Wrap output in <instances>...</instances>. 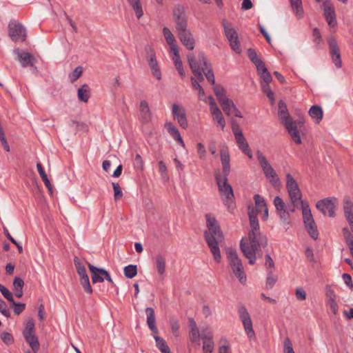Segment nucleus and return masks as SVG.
Returning <instances> with one entry per match:
<instances>
[{"label":"nucleus","mask_w":353,"mask_h":353,"mask_svg":"<svg viewBox=\"0 0 353 353\" xmlns=\"http://www.w3.org/2000/svg\"><path fill=\"white\" fill-rule=\"evenodd\" d=\"M248 210L250 230L248 237L242 238L241 240L240 249L245 257L248 259L249 263L253 265L255 263L256 253L259 248L267 247L268 241L266 236L262 235L260 232L257 214L254 209H250L249 207Z\"/></svg>","instance_id":"f257e3e1"},{"label":"nucleus","mask_w":353,"mask_h":353,"mask_svg":"<svg viewBox=\"0 0 353 353\" xmlns=\"http://www.w3.org/2000/svg\"><path fill=\"white\" fill-rule=\"evenodd\" d=\"M220 158L222 165V173L216 172L215 179L221 199L230 211L234 209V193L232 186L228 183V176L230 172V155L228 147L220 145Z\"/></svg>","instance_id":"f03ea898"},{"label":"nucleus","mask_w":353,"mask_h":353,"mask_svg":"<svg viewBox=\"0 0 353 353\" xmlns=\"http://www.w3.org/2000/svg\"><path fill=\"white\" fill-rule=\"evenodd\" d=\"M204 236L214 259L219 263L221 256L219 243L222 240L223 234L219 224H216L214 227L208 228V230L204 232Z\"/></svg>","instance_id":"7ed1b4c3"},{"label":"nucleus","mask_w":353,"mask_h":353,"mask_svg":"<svg viewBox=\"0 0 353 353\" xmlns=\"http://www.w3.org/2000/svg\"><path fill=\"white\" fill-rule=\"evenodd\" d=\"M286 188L289 194V196L291 200L292 208L288 207L289 210L294 212L295 208L298 206H301V210L303 209V204L307 203V202L301 200V192L299 188L297 182L293 178L290 174H286Z\"/></svg>","instance_id":"20e7f679"},{"label":"nucleus","mask_w":353,"mask_h":353,"mask_svg":"<svg viewBox=\"0 0 353 353\" xmlns=\"http://www.w3.org/2000/svg\"><path fill=\"white\" fill-rule=\"evenodd\" d=\"M256 154L267 180L271 183L272 186L278 187L280 185V180L273 167L271 165L267 158L261 151L258 150Z\"/></svg>","instance_id":"39448f33"},{"label":"nucleus","mask_w":353,"mask_h":353,"mask_svg":"<svg viewBox=\"0 0 353 353\" xmlns=\"http://www.w3.org/2000/svg\"><path fill=\"white\" fill-rule=\"evenodd\" d=\"M226 254L233 273L241 283H245L246 281V276L244 273L243 263L236 251L234 249L229 248L226 251Z\"/></svg>","instance_id":"423d86ee"},{"label":"nucleus","mask_w":353,"mask_h":353,"mask_svg":"<svg viewBox=\"0 0 353 353\" xmlns=\"http://www.w3.org/2000/svg\"><path fill=\"white\" fill-rule=\"evenodd\" d=\"M238 314L248 338L250 340H256L252 321L247 308L243 305H239L238 307Z\"/></svg>","instance_id":"0eeeda50"},{"label":"nucleus","mask_w":353,"mask_h":353,"mask_svg":"<svg viewBox=\"0 0 353 353\" xmlns=\"http://www.w3.org/2000/svg\"><path fill=\"white\" fill-rule=\"evenodd\" d=\"M303 205L302 214L305 228L312 239H317L319 238V232L313 219L311 210L308 203H304Z\"/></svg>","instance_id":"6e6552de"},{"label":"nucleus","mask_w":353,"mask_h":353,"mask_svg":"<svg viewBox=\"0 0 353 353\" xmlns=\"http://www.w3.org/2000/svg\"><path fill=\"white\" fill-rule=\"evenodd\" d=\"M337 205V199L330 197L319 201L316 204V207L323 215L334 217L335 216V209Z\"/></svg>","instance_id":"1a4fd4ad"},{"label":"nucleus","mask_w":353,"mask_h":353,"mask_svg":"<svg viewBox=\"0 0 353 353\" xmlns=\"http://www.w3.org/2000/svg\"><path fill=\"white\" fill-rule=\"evenodd\" d=\"M9 35L12 41H23L26 37V31L24 27L19 21L11 20L8 25Z\"/></svg>","instance_id":"9d476101"},{"label":"nucleus","mask_w":353,"mask_h":353,"mask_svg":"<svg viewBox=\"0 0 353 353\" xmlns=\"http://www.w3.org/2000/svg\"><path fill=\"white\" fill-rule=\"evenodd\" d=\"M173 16L178 34L188 30L187 17L183 6L176 7L173 12Z\"/></svg>","instance_id":"9b49d317"},{"label":"nucleus","mask_w":353,"mask_h":353,"mask_svg":"<svg viewBox=\"0 0 353 353\" xmlns=\"http://www.w3.org/2000/svg\"><path fill=\"white\" fill-rule=\"evenodd\" d=\"M224 31L231 48L237 54H240L241 52V47L236 30L230 24L225 23Z\"/></svg>","instance_id":"f8f14e48"},{"label":"nucleus","mask_w":353,"mask_h":353,"mask_svg":"<svg viewBox=\"0 0 353 353\" xmlns=\"http://www.w3.org/2000/svg\"><path fill=\"white\" fill-rule=\"evenodd\" d=\"M74 265L76 267L78 274L81 279V284L82 285L84 290L88 293L91 294L92 292V289L90 283L89 277L87 274V272L84 265L80 262L79 259L77 257H74Z\"/></svg>","instance_id":"ddd939ff"},{"label":"nucleus","mask_w":353,"mask_h":353,"mask_svg":"<svg viewBox=\"0 0 353 353\" xmlns=\"http://www.w3.org/2000/svg\"><path fill=\"white\" fill-rule=\"evenodd\" d=\"M146 59L152 75L159 81L161 79V72L159 66L155 52L151 47L146 48Z\"/></svg>","instance_id":"4468645a"},{"label":"nucleus","mask_w":353,"mask_h":353,"mask_svg":"<svg viewBox=\"0 0 353 353\" xmlns=\"http://www.w3.org/2000/svg\"><path fill=\"white\" fill-rule=\"evenodd\" d=\"M327 42L330 48V55L334 64L338 68H341L342 61L336 40L334 37H331L328 38Z\"/></svg>","instance_id":"2eb2a0df"},{"label":"nucleus","mask_w":353,"mask_h":353,"mask_svg":"<svg viewBox=\"0 0 353 353\" xmlns=\"http://www.w3.org/2000/svg\"><path fill=\"white\" fill-rule=\"evenodd\" d=\"M323 9L325 18L330 28L336 25V19L334 8L330 0H325L323 3Z\"/></svg>","instance_id":"dca6fc26"},{"label":"nucleus","mask_w":353,"mask_h":353,"mask_svg":"<svg viewBox=\"0 0 353 353\" xmlns=\"http://www.w3.org/2000/svg\"><path fill=\"white\" fill-rule=\"evenodd\" d=\"M188 60L192 72L197 77L198 80L200 81H203L204 78L201 69L202 64L199 61V57L196 58L193 53H190L188 55Z\"/></svg>","instance_id":"f3484780"},{"label":"nucleus","mask_w":353,"mask_h":353,"mask_svg":"<svg viewBox=\"0 0 353 353\" xmlns=\"http://www.w3.org/2000/svg\"><path fill=\"white\" fill-rule=\"evenodd\" d=\"M152 114L148 103L142 100L139 104V120L142 124H148L152 120Z\"/></svg>","instance_id":"a211bd4d"},{"label":"nucleus","mask_w":353,"mask_h":353,"mask_svg":"<svg viewBox=\"0 0 353 353\" xmlns=\"http://www.w3.org/2000/svg\"><path fill=\"white\" fill-rule=\"evenodd\" d=\"M199 61L201 64H202L201 69L206 79L210 83L214 85L215 77L214 72L212 70L210 64L207 61L206 57L203 53L201 52L199 54Z\"/></svg>","instance_id":"6ab92c4d"},{"label":"nucleus","mask_w":353,"mask_h":353,"mask_svg":"<svg viewBox=\"0 0 353 353\" xmlns=\"http://www.w3.org/2000/svg\"><path fill=\"white\" fill-rule=\"evenodd\" d=\"M343 208L344 216L353 232V201L349 197H345L343 200Z\"/></svg>","instance_id":"aec40b11"},{"label":"nucleus","mask_w":353,"mask_h":353,"mask_svg":"<svg viewBox=\"0 0 353 353\" xmlns=\"http://www.w3.org/2000/svg\"><path fill=\"white\" fill-rule=\"evenodd\" d=\"M15 53L17 54L18 60L22 67L26 68L34 65L35 58L32 54L21 51L19 49L15 50Z\"/></svg>","instance_id":"412c9836"},{"label":"nucleus","mask_w":353,"mask_h":353,"mask_svg":"<svg viewBox=\"0 0 353 353\" xmlns=\"http://www.w3.org/2000/svg\"><path fill=\"white\" fill-rule=\"evenodd\" d=\"M274 205L276 209L280 218L284 221L288 220L290 214L288 211L285 203L280 196H276L274 199Z\"/></svg>","instance_id":"4be33fe9"},{"label":"nucleus","mask_w":353,"mask_h":353,"mask_svg":"<svg viewBox=\"0 0 353 353\" xmlns=\"http://www.w3.org/2000/svg\"><path fill=\"white\" fill-rule=\"evenodd\" d=\"M287 129L289 134L291 137L292 141L298 145L301 144L302 140L300 134V132L298 129L297 124L296 121H292L290 123H287L285 125Z\"/></svg>","instance_id":"5701e85b"},{"label":"nucleus","mask_w":353,"mask_h":353,"mask_svg":"<svg viewBox=\"0 0 353 353\" xmlns=\"http://www.w3.org/2000/svg\"><path fill=\"white\" fill-rule=\"evenodd\" d=\"M181 42L188 50H192L194 48V39L191 32L188 30L178 34Z\"/></svg>","instance_id":"b1692460"},{"label":"nucleus","mask_w":353,"mask_h":353,"mask_svg":"<svg viewBox=\"0 0 353 353\" xmlns=\"http://www.w3.org/2000/svg\"><path fill=\"white\" fill-rule=\"evenodd\" d=\"M278 117L281 123L285 125L292 121L285 103L283 101L279 102Z\"/></svg>","instance_id":"393cba45"},{"label":"nucleus","mask_w":353,"mask_h":353,"mask_svg":"<svg viewBox=\"0 0 353 353\" xmlns=\"http://www.w3.org/2000/svg\"><path fill=\"white\" fill-rule=\"evenodd\" d=\"M234 139L239 150H241L243 153L246 154L249 159H252V152L244 135L243 134L236 137Z\"/></svg>","instance_id":"a878e982"},{"label":"nucleus","mask_w":353,"mask_h":353,"mask_svg":"<svg viewBox=\"0 0 353 353\" xmlns=\"http://www.w3.org/2000/svg\"><path fill=\"white\" fill-rule=\"evenodd\" d=\"M165 127L167 129L169 134L174 139L175 141L178 142L182 147H185V143L182 139L181 134L177 128L171 122H166Z\"/></svg>","instance_id":"bb28decb"},{"label":"nucleus","mask_w":353,"mask_h":353,"mask_svg":"<svg viewBox=\"0 0 353 353\" xmlns=\"http://www.w3.org/2000/svg\"><path fill=\"white\" fill-rule=\"evenodd\" d=\"M214 124L222 130L225 127V121L219 108L210 110Z\"/></svg>","instance_id":"cd10ccee"},{"label":"nucleus","mask_w":353,"mask_h":353,"mask_svg":"<svg viewBox=\"0 0 353 353\" xmlns=\"http://www.w3.org/2000/svg\"><path fill=\"white\" fill-rule=\"evenodd\" d=\"M145 314L147 316V324L150 330L154 334L158 333V329L156 326V319L154 310L152 307H147L145 309Z\"/></svg>","instance_id":"c85d7f7f"},{"label":"nucleus","mask_w":353,"mask_h":353,"mask_svg":"<svg viewBox=\"0 0 353 353\" xmlns=\"http://www.w3.org/2000/svg\"><path fill=\"white\" fill-rule=\"evenodd\" d=\"M89 270L91 272V278L93 283L98 282H103L104 281V275L102 274L101 271H104V269L98 268L92 264H88Z\"/></svg>","instance_id":"c756f323"},{"label":"nucleus","mask_w":353,"mask_h":353,"mask_svg":"<svg viewBox=\"0 0 353 353\" xmlns=\"http://www.w3.org/2000/svg\"><path fill=\"white\" fill-rule=\"evenodd\" d=\"M78 99L87 103L90 97V89L87 84H83L77 91Z\"/></svg>","instance_id":"7c9ffc66"},{"label":"nucleus","mask_w":353,"mask_h":353,"mask_svg":"<svg viewBox=\"0 0 353 353\" xmlns=\"http://www.w3.org/2000/svg\"><path fill=\"white\" fill-rule=\"evenodd\" d=\"M292 9L294 14L298 19H301L303 17V9L302 6L301 0H290Z\"/></svg>","instance_id":"2f4dec72"},{"label":"nucleus","mask_w":353,"mask_h":353,"mask_svg":"<svg viewBox=\"0 0 353 353\" xmlns=\"http://www.w3.org/2000/svg\"><path fill=\"white\" fill-rule=\"evenodd\" d=\"M309 114L319 123L323 118V110L320 106L312 105L309 110Z\"/></svg>","instance_id":"473e14b6"},{"label":"nucleus","mask_w":353,"mask_h":353,"mask_svg":"<svg viewBox=\"0 0 353 353\" xmlns=\"http://www.w3.org/2000/svg\"><path fill=\"white\" fill-rule=\"evenodd\" d=\"M163 33L165 39L167 43L169 45L170 49L177 47L176 39L168 28L164 27L163 28Z\"/></svg>","instance_id":"72a5a7b5"},{"label":"nucleus","mask_w":353,"mask_h":353,"mask_svg":"<svg viewBox=\"0 0 353 353\" xmlns=\"http://www.w3.org/2000/svg\"><path fill=\"white\" fill-rule=\"evenodd\" d=\"M26 342L29 344L32 351L36 352L39 349V342L37 336L33 334L23 336Z\"/></svg>","instance_id":"f704fd0d"},{"label":"nucleus","mask_w":353,"mask_h":353,"mask_svg":"<svg viewBox=\"0 0 353 353\" xmlns=\"http://www.w3.org/2000/svg\"><path fill=\"white\" fill-rule=\"evenodd\" d=\"M327 305L329 306L330 310L334 314H336L338 313L339 306L335 300V294L333 291H330L327 294Z\"/></svg>","instance_id":"c9c22d12"},{"label":"nucleus","mask_w":353,"mask_h":353,"mask_svg":"<svg viewBox=\"0 0 353 353\" xmlns=\"http://www.w3.org/2000/svg\"><path fill=\"white\" fill-rule=\"evenodd\" d=\"M128 3L131 6L134 10L136 17L140 19L143 15V11L142 8L140 0H127Z\"/></svg>","instance_id":"e433bc0d"},{"label":"nucleus","mask_w":353,"mask_h":353,"mask_svg":"<svg viewBox=\"0 0 353 353\" xmlns=\"http://www.w3.org/2000/svg\"><path fill=\"white\" fill-rule=\"evenodd\" d=\"M219 103L221 104L223 112L227 115H229V116L232 114L233 109L236 106L235 104L233 103V101L232 100L229 99L228 98L222 101Z\"/></svg>","instance_id":"4c0bfd02"},{"label":"nucleus","mask_w":353,"mask_h":353,"mask_svg":"<svg viewBox=\"0 0 353 353\" xmlns=\"http://www.w3.org/2000/svg\"><path fill=\"white\" fill-rule=\"evenodd\" d=\"M154 339L156 341L157 347L162 353H170V347L163 338L155 335Z\"/></svg>","instance_id":"58836bf2"},{"label":"nucleus","mask_w":353,"mask_h":353,"mask_svg":"<svg viewBox=\"0 0 353 353\" xmlns=\"http://www.w3.org/2000/svg\"><path fill=\"white\" fill-rule=\"evenodd\" d=\"M254 199L256 205V210H254V211L256 213L261 212L264 209L268 208L265 199L261 195L256 194L254 196Z\"/></svg>","instance_id":"ea45409f"},{"label":"nucleus","mask_w":353,"mask_h":353,"mask_svg":"<svg viewBox=\"0 0 353 353\" xmlns=\"http://www.w3.org/2000/svg\"><path fill=\"white\" fill-rule=\"evenodd\" d=\"M169 323H170V327L171 329V332H172L173 336L175 338L179 337L180 335L179 321L175 317H172V318H170Z\"/></svg>","instance_id":"a19ab883"},{"label":"nucleus","mask_w":353,"mask_h":353,"mask_svg":"<svg viewBox=\"0 0 353 353\" xmlns=\"http://www.w3.org/2000/svg\"><path fill=\"white\" fill-rule=\"evenodd\" d=\"M155 263H156V268L158 271V273L160 275L163 274L165 271V258L161 254L157 255L156 256Z\"/></svg>","instance_id":"79ce46f5"},{"label":"nucleus","mask_w":353,"mask_h":353,"mask_svg":"<svg viewBox=\"0 0 353 353\" xmlns=\"http://www.w3.org/2000/svg\"><path fill=\"white\" fill-rule=\"evenodd\" d=\"M214 92L219 103L228 98L224 88L221 85H214Z\"/></svg>","instance_id":"37998d69"},{"label":"nucleus","mask_w":353,"mask_h":353,"mask_svg":"<svg viewBox=\"0 0 353 353\" xmlns=\"http://www.w3.org/2000/svg\"><path fill=\"white\" fill-rule=\"evenodd\" d=\"M123 272L125 277L132 279L137 274V267L136 265H128L124 268Z\"/></svg>","instance_id":"c03bdc74"},{"label":"nucleus","mask_w":353,"mask_h":353,"mask_svg":"<svg viewBox=\"0 0 353 353\" xmlns=\"http://www.w3.org/2000/svg\"><path fill=\"white\" fill-rule=\"evenodd\" d=\"M172 112L174 117L176 119L180 118L181 117H183L184 115H185V109L183 107L178 105L177 104H174L172 105Z\"/></svg>","instance_id":"a18cd8bd"},{"label":"nucleus","mask_w":353,"mask_h":353,"mask_svg":"<svg viewBox=\"0 0 353 353\" xmlns=\"http://www.w3.org/2000/svg\"><path fill=\"white\" fill-rule=\"evenodd\" d=\"M262 91L264 94H266L269 100L270 101L271 103L273 104L275 101L274 99V94L273 92L272 91L269 83H263L262 84Z\"/></svg>","instance_id":"49530a36"},{"label":"nucleus","mask_w":353,"mask_h":353,"mask_svg":"<svg viewBox=\"0 0 353 353\" xmlns=\"http://www.w3.org/2000/svg\"><path fill=\"white\" fill-rule=\"evenodd\" d=\"M83 73V68L81 66H78L74 68L72 73L69 74V79L70 82L74 83L76 81Z\"/></svg>","instance_id":"de8ad7c7"},{"label":"nucleus","mask_w":353,"mask_h":353,"mask_svg":"<svg viewBox=\"0 0 353 353\" xmlns=\"http://www.w3.org/2000/svg\"><path fill=\"white\" fill-rule=\"evenodd\" d=\"M200 335L201 339L203 341L214 339L212 332L208 326H206L205 328L202 329Z\"/></svg>","instance_id":"09e8293b"},{"label":"nucleus","mask_w":353,"mask_h":353,"mask_svg":"<svg viewBox=\"0 0 353 353\" xmlns=\"http://www.w3.org/2000/svg\"><path fill=\"white\" fill-rule=\"evenodd\" d=\"M214 348V339L203 341V350L204 353H212Z\"/></svg>","instance_id":"8fccbe9b"},{"label":"nucleus","mask_w":353,"mask_h":353,"mask_svg":"<svg viewBox=\"0 0 353 353\" xmlns=\"http://www.w3.org/2000/svg\"><path fill=\"white\" fill-rule=\"evenodd\" d=\"M190 339L192 343L199 344L201 339L199 328L190 330Z\"/></svg>","instance_id":"3c124183"},{"label":"nucleus","mask_w":353,"mask_h":353,"mask_svg":"<svg viewBox=\"0 0 353 353\" xmlns=\"http://www.w3.org/2000/svg\"><path fill=\"white\" fill-rule=\"evenodd\" d=\"M34 334V323L33 320H29L26 325L25 329L23 332V335H28Z\"/></svg>","instance_id":"603ef678"},{"label":"nucleus","mask_w":353,"mask_h":353,"mask_svg":"<svg viewBox=\"0 0 353 353\" xmlns=\"http://www.w3.org/2000/svg\"><path fill=\"white\" fill-rule=\"evenodd\" d=\"M0 292L8 301H9L11 303H14L12 294L9 291V290L7 288H6L2 284H0Z\"/></svg>","instance_id":"864d4df0"},{"label":"nucleus","mask_w":353,"mask_h":353,"mask_svg":"<svg viewBox=\"0 0 353 353\" xmlns=\"http://www.w3.org/2000/svg\"><path fill=\"white\" fill-rule=\"evenodd\" d=\"M112 184L114 190V200H119L123 197V192L121 188L118 183H112Z\"/></svg>","instance_id":"5fc2aeb1"},{"label":"nucleus","mask_w":353,"mask_h":353,"mask_svg":"<svg viewBox=\"0 0 353 353\" xmlns=\"http://www.w3.org/2000/svg\"><path fill=\"white\" fill-rule=\"evenodd\" d=\"M277 281V277L272 275V271L269 270L268 277L266 279V286L268 288H272Z\"/></svg>","instance_id":"6e6d98bb"},{"label":"nucleus","mask_w":353,"mask_h":353,"mask_svg":"<svg viewBox=\"0 0 353 353\" xmlns=\"http://www.w3.org/2000/svg\"><path fill=\"white\" fill-rule=\"evenodd\" d=\"M170 52L172 54V59L174 61V65L177 64V63L182 62L179 55L178 47L172 48V49H170Z\"/></svg>","instance_id":"4d7b16f0"},{"label":"nucleus","mask_w":353,"mask_h":353,"mask_svg":"<svg viewBox=\"0 0 353 353\" xmlns=\"http://www.w3.org/2000/svg\"><path fill=\"white\" fill-rule=\"evenodd\" d=\"M205 219L207 228L214 227L216 224L218 223L214 216L211 214H207L205 215Z\"/></svg>","instance_id":"13d9d810"},{"label":"nucleus","mask_w":353,"mask_h":353,"mask_svg":"<svg viewBox=\"0 0 353 353\" xmlns=\"http://www.w3.org/2000/svg\"><path fill=\"white\" fill-rule=\"evenodd\" d=\"M14 306V312L15 314L19 315L20 314L26 307V304L22 303H16L14 301V303H12Z\"/></svg>","instance_id":"bf43d9fd"},{"label":"nucleus","mask_w":353,"mask_h":353,"mask_svg":"<svg viewBox=\"0 0 353 353\" xmlns=\"http://www.w3.org/2000/svg\"><path fill=\"white\" fill-rule=\"evenodd\" d=\"M2 341L7 345L12 344L14 342L13 336L8 332H3L1 335Z\"/></svg>","instance_id":"052dcab7"},{"label":"nucleus","mask_w":353,"mask_h":353,"mask_svg":"<svg viewBox=\"0 0 353 353\" xmlns=\"http://www.w3.org/2000/svg\"><path fill=\"white\" fill-rule=\"evenodd\" d=\"M314 42L317 45H320L322 42V37L320 30L317 28L313 29Z\"/></svg>","instance_id":"680f3d73"},{"label":"nucleus","mask_w":353,"mask_h":353,"mask_svg":"<svg viewBox=\"0 0 353 353\" xmlns=\"http://www.w3.org/2000/svg\"><path fill=\"white\" fill-rule=\"evenodd\" d=\"M295 294L298 300L303 301L306 299V292L301 287L296 288Z\"/></svg>","instance_id":"e2e57ef3"},{"label":"nucleus","mask_w":353,"mask_h":353,"mask_svg":"<svg viewBox=\"0 0 353 353\" xmlns=\"http://www.w3.org/2000/svg\"><path fill=\"white\" fill-rule=\"evenodd\" d=\"M24 282L20 277L14 278L13 281V290H23Z\"/></svg>","instance_id":"0e129e2a"},{"label":"nucleus","mask_w":353,"mask_h":353,"mask_svg":"<svg viewBox=\"0 0 353 353\" xmlns=\"http://www.w3.org/2000/svg\"><path fill=\"white\" fill-rule=\"evenodd\" d=\"M265 266L267 268H270V270H272L273 272V269L274 268V263L269 254H265Z\"/></svg>","instance_id":"69168bd1"},{"label":"nucleus","mask_w":353,"mask_h":353,"mask_svg":"<svg viewBox=\"0 0 353 353\" xmlns=\"http://www.w3.org/2000/svg\"><path fill=\"white\" fill-rule=\"evenodd\" d=\"M284 353H294L292 344L289 339H286L284 341Z\"/></svg>","instance_id":"338daca9"},{"label":"nucleus","mask_w":353,"mask_h":353,"mask_svg":"<svg viewBox=\"0 0 353 353\" xmlns=\"http://www.w3.org/2000/svg\"><path fill=\"white\" fill-rule=\"evenodd\" d=\"M248 54L250 59L252 61L253 63L261 59L258 57L256 51L252 48H249L248 50Z\"/></svg>","instance_id":"774afa93"}]
</instances>
